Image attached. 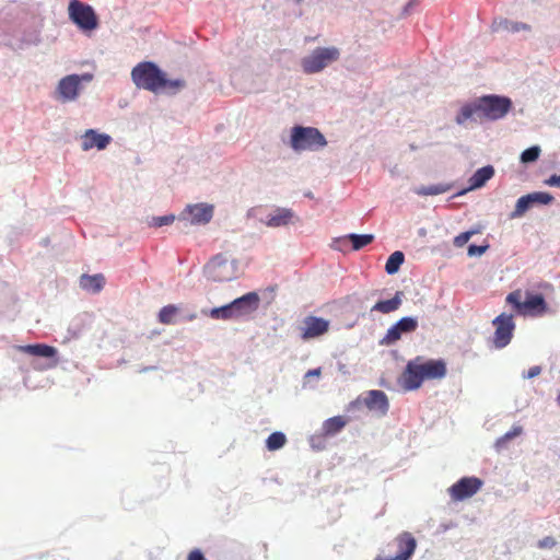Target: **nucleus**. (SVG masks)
Here are the masks:
<instances>
[{
  "label": "nucleus",
  "mask_w": 560,
  "mask_h": 560,
  "mask_svg": "<svg viewBox=\"0 0 560 560\" xmlns=\"http://www.w3.org/2000/svg\"><path fill=\"white\" fill-rule=\"evenodd\" d=\"M446 373L447 368L444 360H427L418 355L407 362L402 375L400 376V385L405 392H413L419 389L424 381L444 378Z\"/></svg>",
  "instance_id": "obj_1"
},
{
  "label": "nucleus",
  "mask_w": 560,
  "mask_h": 560,
  "mask_svg": "<svg viewBox=\"0 0 560 560\" xmlns=\"http://www.w3.org/2000/svg\"><path fill=\"white\" fill-rule=\"evenodd\" d=\"M131 80L138 89L160 93L161 83L164 82V71L152 61H142L131 70Z\"/></svg>",
  "instance_id": "obj_2"
},
{
  "label": "nucleus",
  "mask_w": 560,
  "mask_h": 560,
  "mask_svg": "<svg viewBox=\"0 0 560 560\" xmlns=\"http://www.w3.org/2000/svg\"><path fill=\"white\" fill-rule=\"evenodd\" d=\"M339 58L340 50L335 46L316 47L301 59V67L304 73L315 74L338 61Z\"/></svg>",
  "instance_id": "obj_3"
},
{
  "label": "nucleus",
  "mask_w": 560,
  "mask_h": 560,
  "mask_svg": "<svg viewBox=\"0 0 560 560\" xmlns=\"http://www.w3.org/2000/svg\"><path fill=\"white\" fill-rule=\"evenodd\" d=\"M506 303L514 306L517 314L541 316L548 311L544 296L540 294H527L522 302V291L515 290L506 295Z\"/></svg>",
  "instance_id": "obj_4"
},
{
  "label": "nucleus",
  "mask_w": 560,
  "mask_h": 560,
  "mask_svg": "<svg viewBox=\"0 0 560 560\" xmlns=\"http://www.w3.org/2000/svg\"><path fill=\"white\" fill-rule=\"evenodd\" d=\"M69 19L83 33H89L97 28L98 18L94 9L80 0H70L68 5Z\"/></svg>",
  "instance_id": "obj_5"
},
{
  "label": "nucleus",
  "mask_w": 560,
  "mask_h": 560,
  "mask_svg": "<svg viewBox=\"0 0 560 560\" xmlns=\"http://www.w3.org/2000/svg\"><path fill=\"white\" fill-rule=\"evenodd\" d=\"M205 272L210 281H232L236 278L238 267L235 260L230 261L222 254H218L205 266Z\"/></svg>",
  "instance_id": "obj_6"
},
{
  "label": "nucleus",
  "mask_w": 560,
  "mask_h": 560,
  "mask_svg": "<svg viewBox=\"0 0 560 560\" xmlns=\"http://www.w3.org/2000/svg\"><path fill=\"white\" fill-rule=\"evenodd\" d=\"M479 98L485 120H499L506 116L512 108L510 97L498 94L482 95Z\"/></svg>",
  "instance_id": "obj_7"
},
{
  "label": "nucleus",
  "mask_w": 560,
  "mask_h": 560,
  "mask_svg": "<svg viewBox=\"0 0 560 560\" xmlns=\"http://www.w3.org/2000/svg\"><path fill=\"white\" fill-rule=\"evenodd\" d=\"M91 73L69 74L63 77L57 85L58 97L62 102L75 101L79 96L81 83L92 81Z\"/></svg>",
  "instance_id": "obj_8"
},
{
  "label": "nucleus",
  "mask_w": 560,
  "mask_h": 560,
  "mask_svg": "<svg viewBox=\"0 0 560 560\" xmlns=\"http://www.w3.org/2000/svg\"><path fill=\"white\" fill-rule=\"evenodd\" d=\"M455 121L457 125L465 128H472L477 124L483 122L485 117L482 115L479 98L476 97L464 103L455 116Z\"/></svg>",
  "instance_id": "obj_9"
},
{
  "label": "nucleus",
  "mask_w": 560,
  "mask_h": 560,
  "mask_svg": "<svg viewBox=\"0 0 560 560\" xmlns=\"http://www.w3.org/2000/svg\"><path fill=\"white\" fill-rule=\"evenodd\" d=\"M361 405L366 406L371 411H375L380 415H386L388 410V399L385 392L370 390L365 397L352 400L347 407V410L360 408Z\"/></svg>",
  "instance_id": "obj_10"
},
{
  "label": "nucleus",
  "mask_w": 560,
  "mask_h": 560,
  "mask_svg": "<svg viewBox=\"0 0 560 560\" xmlns=\"http://www.w3.org/2000/svg\"><path fill=\"white\" fill-rule=\"evenodd\" d=\"M492 325L495 326L494 345L498 349L505 348L510 340L513 338L515 328L514 319L512 315L505 313L500 314L492 320Z\"/></svg>",
  "instance_id": "obj_11"
},
{
  "label": "nucleus",
  "mask_w": 560,
  "mask_h": 560,
  "mask_svg": "<svg viewBox=\"0 0 560 560\" xmlns=\"http://www.w3.org/2000/svg\"><path fill=\"white\" fill-rule=\"evenodd\" d=\"M482 481L478 477H463L448 489L450 498L464 501L480 491Z\"/></svg>",
  "instance_id": "obj_12"
},
{
  "label": "nucleus",
  "mask_w": 560,
  "mask_h": 560,
  "mask_svg": "<svg viewBox=\"0 0 560 560\" xmlns=\"http://www.w3.org/2000/svg\"><path fill=\"white\" fill-rule=\"evenodd\" d=\"M417 329V320L413 317H402L387 329L384 338L380 340L381 346L389 347L401 339L402 334H411Z\"/></svg>",
  "instance_id": "obj_13"
},
{
  "label": "nucleus",
  "mask_w": 560,
  "mask_h": 560,
  "mask_svg": "<svg viewBox=\"0 0 560 560\" xmlns=\"http://www.w3.org/2000/svg\"><path fill=\"white\" fill-rule=\"evenodd\" d=\"M329 329V322L323 317L306 316L303 319L301 330L302 340L315 339L326 335Z\"/></svg>",
  "instance_id": "obj_14"
},
{
  "label": "nucleus",
  "mask_w": 560,
  "mask_h": 560,
  "mask_svg": "<svg viewBox=\"0 0 560 560\" xmlns=\"http://www.w3.org/2000/svg\"><path fill=\"white\" fill-rule=\"evenodd\" d=\"M259 295L256 292H249L230 303L232 310L238 318L248 316L258 310Z\"/></svg>",
  "instance_id": "obj_15"
},
{
  "label": "nucleus",
  "mask_w": 560,
  "mask_h": 560,
  "mask_svg": "<svg viewBox=\"0 0 560 560\" xmlns=\"http://www.w3.org/2000/svg\"><path fill=\"white\" fill-rule=\"evenodd\" d=\"M491 31L493 33L508 32V33L514 34V33H518L522 31L529 32L530 25L523 23V22L504 19V18H495L492 21Z\"/></svg>",
  "instance_id": "obj_16"
},
{
  "label": "nucleus",
  "mask_w": 560,
  "mask_h": 560,
  "mask_svg": "<svg viewBox=\"0 0 560 560\" xmlns=\"http://www.w3.org/2000/svg\"><path fill=\"white\" fill-rule=\"evenodd\" d=\"M398 552L397 560H408L416 550V540L411 533L404 532L396 537Z\"/></svg>",
  "instance_id": "obj_17"
},
{
  "label": "nucleus",
  "mask_w": 560,
  "mask_h": 560,
  "mask_svg": "<svg viewBox=\"0 0 560 560\" xmlns=\"http://www.w3.org/2000/svg\"><path fill=\"white\" fill-rule=\"evenodd\" d=\"M185 214L192 224H206L213 217V207L207 205L188 206Z\"/></svg>",
  "instance_id": "obj_18"
},
{
  "label": "nucleus",
  "mask_w": 560,
  "mask_h": 560,
  "mask_svg": "<svg viewBox=\"0 0 560 560\" xmlns=\"http://www.w3.org/2000/svg\"><path fill=\"white\" fill-rule=\"evenodd\" d=\"M294 212L289 208H277L273 213H269L265 224L268 228H281L290 224L294 219Z\"/></svg>",
  "instance_id": "obj_19"
},
{
  "label": "nucleus",
  "mask_w": 560,
  "mask_h": 560,
  "mask_svg": "<svg viewBox=\"0 0 560 560\" xmlns=\"http://www.w3.org/2000/svg\"><path fill=\"white\" fill-rule=\"evenodd\" d=\"M289 140H326L324 135L315 127L294 126Z\"/></svg>",
  "instance_id": "obj_20"
},
{
  "label": "nucleus",
  "mask_w": 560,
  "mask_h": 560,
  "mask_svg": "<svg viewBox=\"0 0 560 560\" xmlns=\"http://www.w3.org/2000/svg\"><path fill=\"white\" fill-rule=\"evenodd\" d=\"M105 278L102 273L93 276L83 275L80 277V288L92 293H98L103 290Z\"/></svg>",
  "instance_id": "obj_21"
},
{
  "label": "nucleus",
  "mask_w": 560,
  "mask_h": 560,
  "mask_svg": "<svg viewBox=\"0 0 560 560\" xmlns=\"http://www.w3.org/2000/svg\"><path fill=\"white\" fill-rule=\"evenodd\" d=\"M495 174V170L488 165L480 167L475 172V174L469 179V189H478L483 186L493 175Z\"/></svg>",
  "instance_id": "obj_22"
},
{
  "label": "nucleus",
  "mask_w": 560,
  "mask_h": 560,
  "mask_svg": "<svg viewBox=\"0 0 560 560\" xmlns=\"http://www.w3.org/2000/svg\"><path fill=\"white\" fill-rule=\"evenodd\" d=\"M402 296V292L397 291L393 299L375 303V305L372 306L371 311H376L383 314L392 313L401 306Z\"/></svg>",
  "instance_id": "obj_23"
},
{
  "label": "nucleus",
  "mask_w": 560,
  "mask_h": 560,
  "mask_svg": "<svg viewBox=\"0 0 560 560\" xmlns=\"http://www.w3.org/2000/svg\"><path fill=\"white\" fill-rule=\"evenodd\" d=\"M21 352H24L28 355H36V357H43V358H52L58 352L56 348H52L48 345L44 343H36V345H28L24 347L19 348Z\"/></svg>",
  "instance_id": "obj_24"
},
{
  "label": "nucleus",
  "mask_w": 560,
  "mask_h": 560,
  "mask_svg": "<svg viewBox=\"0 0 560 560\" xmlns=\"http://www.w3.org/2000/svg\"><path fill=\"white\" fill-rule=\"evenodd\" d=\"M186 82L183 79H167L164 72V82L161 83V92L170 95L177 94L185 89Z\"/></svg>",
  "instance_id": "obj_25"
},
{
  "label": "nucleus",
  "mask_w": 560,
  "mask_h": 560,
  "mask_svg": "<svg viewBox=\"0 0 560 560\" xmlns=\"http://www.w3.org/2000/svg\"><path fill=\"white\" fill-rule=\"evenodd\" d=\"M351 242L352 250H360L373 242L372 234H349L342 242Z\"/></svg>",
  "instance_id": "obj_26"
},
{
  "label": "nucleus",
  "mask_w": 560,
  "mask_h": 560,
  "mask_svg": "<svg viewBox=\"0 0 560 560\" xmlns=\"http://www.w3.org/2000/svg\"><path fill=\"white\" fill-rule=\"evenodd\" d=\"M347 423L342 416H335L324 422V431L326 435H335L340 432Z\"/></svg>",
  "instance_id": "obj_27"
},
{
  "label": "nucleus",
  "mask_w": 560,
  "mask_h": 560,
  "mask_svg": "<svg viewBox=\"0 0 560 560\" xmlns=\"http://www.w3.org/2000/svg\"><path fill=\"white\" fill-rule=\"evenodd\" d=\"M405 260L404 253L401 250H395L387 258L385 270L388 275H394L402 266Z\"/></svg>",
  "instance_id": "obj_28"
},
{
  "label": "nucleus",
  "mask_w": 560,
  "mask_h": 560,
  "mask_svg": "<svg viewBox=\"0 0 560 560\" xmlns=\"http://www.w3.org/2000/svg\"><path fill=\"white\" fill-rule=\"evenodd\" d=\"M178 307L170 304L164 306L160 314H158V320L163 325H172L175 322V316L178 314Z\"/></svg>",
  "instance_id": "obj_29"
},
{
  "label": "nucleus",
  "mask_w": 560,
  "mask_h": 560,
  "mask_svg": "<svg viewBox=\"0 0 560 560\" xmlns=\"http://www.w3.org/2000/svg\"><path fill=\"white\" fill-rule=\"evenodd\" d=\"M285 435L282 432L277 431L267 438L266 446L269 452H275L282 448L285 445Z\"/></svg>",
  "instance_id": "obj_30"
},
{
  "label": "nucleus",
  "mask_w": 560,
  "mask_h": 560,
  "mask_svg": "<svg viewBox=\"0 0 560 560\" xmlns=\"http://www.w3.org/2000/svg\"><path fill=\"white\" fill-rule=\"evenodd\" d=\"M533 202L530 201V198L527 196H523L517 199L514 211L510 213V218L517 219L522 218L527 210H529L533 207Z\"/></svg>",
  "instance_id": "obj_31"
},
{
  "label": "nucleus",
  "mask_w": 560,
  "mask_h": 560,
  "mask_svg": "<svg viewBox=\"0 0 560 560\" xmlns=\"http://www.w3.org/2000/svg\"><path fill=\"white\" fill-rule=\"evenodd\" d=\"M210 317L224 320L238 318L229 303L221 307L210 310Z\"/></svg>",
  "instance_id": "obj_32"
},
{
  "label": "nucleus",
  "mask_w": 560,
  "mask_h": 560,
  "mask_svg": "<svg viewBox=\"0 0 560 560\" xmlns=\"http://www.w3.org/2000/svg\"><path fill=\"white\" fill-rule=\"evenodd\" d=\"M450 187L447 185H430V186H422L415 190L416 194L419 196H436L440 194H443L445 191H448Z\"/></svg>",
  "instance_id": "obj_33"
},
{
  "label": "nucleus",
  "mask_w": 560,
  "mask_h": 560,
  "mask_svg": "<svg viewBox=\"0 0 560 560\" xmlns=\"http://www.w3.org/2000/svg\"><path fill=\"white\" fill-rule=\"evenodd\" d=\"M523 433V428L520 425H514L512 430H510L508 433L502 435L500 439L497 440L495 446L498 450H501L505 446L508 442H510L512 439L517 438Z\"/></svg>",
  "instance_id": "obj_34"
},
{
  "label": "nucleus",
  "mask_w": 560,
  "mask_h": 560,
  "mask_svg": "<svg viewBox=\"0 0 560 560\" xmlns=\"http://www.w3.org/2000/svg\"><path fill=\"white\" fill-rule=\"evenodd\" d=\"M526 197L530 198V201L533 205H550L553 200V197L547 192V191H535L532 194L525 195Z\"/></svg>",
  "instance_id": "obj_35"
},
{
  "label": "nucleus",
  "mask_w": 560,
  "mask_h": 560,
  "mask_svg": "<svg viewBox=\"0 0 560 560\" xmlns=\"http://www.w3.org/2000/svg\"><path fill=\"white\" fill-rule=\"evenodd\" d=\"M540 148L537 145H533L527 148L521 155V161L523 163H530L539 159Z\"/></svg>",
  "instance_id": "obj_36"
},
{
  "label": "nucleus",
  "mask_w": 560,
  "mask_h": 560,
  "mask_svg": "<svg viewBox=\"0 0 560 560\" xmlns=\"http://www.w3.org/2000/svg\"><path fill=\"white\" fill-rule=\"evenodd\" d=\"M80 140H113L107 133H101L94 129H88Z\"/></svg>",
  "instance_id": "obj_37"
},
{
  "label": "nucleus",
  "mask_w": 560,
  "mask_h": 560,
  "mask_svg": "<svg viewBox=\"0 0 560 560\" xmlns=\"http://www.w3.org/2000/svg\"><path fill=\"white\" fill-rule=\"evenodd\" d=\"M327 142H291L294 152H301L303 150H315L316 145H326Z\"/></svg>",
  "instance_id": "obj_38"
},
{
  "label": "nucleus",
  "mask_w": 560,
  "mask_h": 560,
  "mask_svg": "<svg viewBox=\"0 0 560 560\" xmlns=\"http://www.w3.org/2000/svg\"><path fill=\"white\" fill-rule=\"evenodd\" d=\"M475 231H466L462 234H458L454 238V245L458 248L465 246L467 242L470 241L471 236L475 234Z\"/></svg>",
  "instance_id": "obj_39"
},
{
  "label": "nucleus",
  "mask_w": 560,
  "mask_h": 560,
  "mask_svg": "<svg viewBox=\"0 0 560 560\" xmlns=\"http://www.w3.org/2000/svg\"><path fill=\"white\" fill-rule=\"evenodd\" d=\"M174 221V215H163V217H155L152 219L151 225L154 228H162L164 225H170Z\"/></svg>",
  "instance_id": "obj_40"
},
{
  "label": "nucleus",
  "mask_w": 560,
  "mask_h": 560,
  "mask_svg": "<svg viewBox=\"0 0 560 560\" xmlns=\"http://www.w3.org/2000/svg\"><path fill=\"white\" fill-rule=\"evenodd\" d=\"M556 545L557 541L551 536H545L538 542L540 549H552Z\"/></svg>",
  "instance_id": "obj_41"
},
{
  "label": "nucleus",
  "mask_w": 560,
  "mask_h": 560,
  "mask_svg": "<svg viewBox=\"0 0 560 560\" xmlns=\"http://www.w3.org/2000/svg\"><path fill=\"white\" fill-rule=\"evenodd\" d=\"M488 250V246L470 245L468 248L469 256H481Z\"/></svg>",
  "instance_id": "obj_42"
},
{
  "label": "nucleus",
  "mask_w": 560,
  "mask_h": 560,
  "mask_svg": "<svg viewBox=\"0 0 560 560\" xmlns=\"http://www.w3.org/2000/svg\"><path fill=\"white\" fill-rule=\"evenodd\" d=\"M107 142H83V151H89L93 147H96L98 151H102L106 148Z\"/></svg>",
  "instance_id": "obj_43"
},
{
  "label": "nucleus",
  "mask_w": 560,
  "mask_h": 560,
  "mask_svg": "<svg viewBox=\"0 0 560 560\" xmlns=\"http://www.w3.org/2000/svg\"><path fill=\"white\" fill-rule=\"evenodd\" d=\"M541 373V368L538 366V365H535V366H532L529 369V371H527L526 373L523 374V377L525 378H532V377H536V376H539Z\"/></svg>",
  "instance_id": "obj_44"
},
{
  "label": "nucleus",
  "mask_w": 560,
  "mask_h": 560,
  "mask_svg": "<svg viewBox=\"0 0 560 560\" xmlns=\"http://www.w3.org/2000/svg\"><path fill=\"white\" fill-rule=\"evenodd\" d=\"M545 184L552 187H560V175H552L545 180Z\"/></svg>",
  "instance_id": "obj_45"
},
{
  "label": "nucleus",
  "mask_w": 560,
  "mask_h": 560,
  "mask_svg": "<svg viewBox=\"0 0 560 560\" xmlns=\"http://www.w3.org/2000/svg\"><path fill=\"white\" fill-rule=\"evenodd\" d=\"M188 560H205V556L199 549H192L188 555Z\"/></svg>",
  "instance_id": "obj_46"
},
{
  "label": "nucleus",
  "mask_w": 560,
  "mask_h": 560,
  "mask_svg": "<svg viewBox=\"0 0 560 560\" xmlns=\"http://www.w3.org/2000/svg\"><path fill=\"white\" fill-rule=\"evenodd\" d=\"M419 0H410L404 8L402 14L407 15L411 11V9L418 4Z\"/></svg>",
  "instance_id": "obj_47"
},
{
  "label": "nucleus",
  "mask_w": 560,
  "mask_h": 560,
  "mask_svg": "<svg viewBox=\"0 0 560 560\" xmlns=\"http://www.w3.org/2000/svg\"><path fill=\"white\" fill-rule=\"evenodd\" d=\"M419 0H410L404 8L402 14L407 15L411 11V9L418 4Z\"/></svg>",
  "instance_id": "obj_48"
},
{
  "label": "nucleus",
  "mask_w": 560,
  "mask_h": 560,
  "mask_svg": "<svg viewBox=\"0 0 560 560\" xmlns=\"http://www.w3.org/2000/svg\"><path fill=\"white\" fill-rule=\"evenodd\" d=\"M320 375V370H308L306 373V377H318Z\"/></svg>",
  "instance_id": "obj_49"
},
{
  "label": "nucleus",
  "mask_w": 560,
  "mask_h": 560,
  "mask_svg": "<svg viewBox=\"0 0 560 560\" xmlns=\"http://www.w3.org/2000/svg\"><path fill=\"white\" fill-rule=\"evenodd\" d=\"M304 196H306V197H308V198H313L312 192H306V194H304Z\"/></svg>",
  "instance_id": "obj_50"
},
{
  "label": "nucleus",
  "mask_w": 560,
  "mask_h": 560,
  "mask_svg": "<svg viewBox=\"0 0 560 560\" xmlns=\"http://www.w3.org/2000/svg\"><path fill=\"white\" fill-rule=\"evenodd\" d=\"M557 401H558V405L560 407V393L558 394Z\"/></svg>",
  "instance_id": "obj_51"
}]
</instances>
